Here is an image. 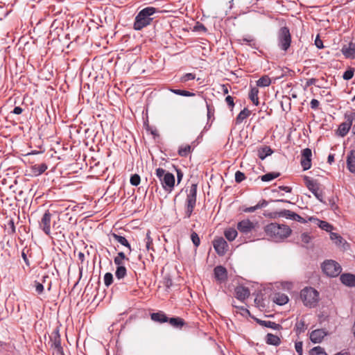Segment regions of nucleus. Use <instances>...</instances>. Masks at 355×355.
<instances>
[{
	"instance_id": "obj_7",
	"label": "nucleus",
	"mask_w": 355,
	"mask_h": 355,
	"mask_svg": "<svg viewBox=\"0 0 355 355\" xmlns=\"http://www.w3.org/2000/svg\"><path fill=\"white\" fill-rule=\"evenodd\" d=\"M322 271L329 277L338 276L342 270L338 263L333 260H327L322 265Z\"/></svg>"
},
{
	"instance_id": "obj_59",
	"label": "nucleus",
	"mask_w": 355,
	"mask_h": 355,
	"mask_svg": "<svg viewBox=\"0 0 355 355\" xmlns=\"http://www.w3.org/2000/svg\"><path fill=\"white\" fill-rule=\"evenodd\" d=\"M315 44L316 45V46L319 49H321L323 47V44H322V42L321 40H320L318 38V37L316 38L315 41Z\"/></svg>"
},
{
	"instance_id": "obj_56",
	"label": "nucleus",
	"mask_w": 355,
	"mask_h": 355,
	"mask_svg": "<svg viewBox=\"0 0 355 355\" xmlns=\"http://www.w3.org/2000/svg\"><path fill=\"white\" fill-rule=\"evenodd\" d=\"M259 207H260V205H257L256 206H253V207H250L246 208L245 209H244V211L245 212H253V211H254L255 210H257Z\"/></svg>"
},
{
	"instance_id": "obj_6",
	"label": "nucleus",
	"mask_w": 355,
	"mask_h": 355,
	"mask_svg": "<svg viewBox=\"0 0 355 355\" xmlns=\"http://www.w3.org/2000/svg\"><path fill=\"white\" fill-rule=\"evenodd\" d=\"M345 121L343 122L338 127V132L339 135L341 137L345 136L352 126L355 134V112H347L345 114Z\"/></svg>"
},
{
	"instance_id": "obj_47",
	"label": "nucleus",
	"mask_w": 355,
	"mask_h": 355,
	"mask_svg": "<svg viewBox=\"0 0 355 355\" xmlns=\"http://www.w3.org/2000/svg\"><path fill=\"white\" fill-rule=\"evenodd\" d=\"M245 179V175L243 173L238 171L235 173V181L237 183L241 182L243 180Z\"/></svg>"
},
{
	"instance_id": "obj_3",
	"label": "nucleus",
	"mask_w": 355,
	"mask_h": 355,
	"mask_svg": "<svg viewBox=\"0 0 355 355\" xmlns=\"http://www.w3.org/2000/svg\"><path fill=\"white\" fill-rule=\"evenodd\" d=\"M300 298L304 306L315 307L319 301V293L312 287H306L300 291Z\"/></svg>"
},
{
	"instance_id": "obj_10",
	"label": "nucleus",
	"mask_w": 355,
	"mask_h": 355,
	"mask_svg": "<svg viewBox=\"0 0 355 355\" xmlns=\"http://www.w3.org/2000/svg\"><path fill=\"white\" fill-rule=\"evenodd\" d=\"M214 248L219 256H223L228 250V244L223 237H218L213 241Z\"/></svg>"
},
{
	"instance_id": "obj_15",
	"label": "nucleus",
	"mask_w": 355,
	"mask_h": 355,
	"mask_svg": "<svg viewBox=\"0 0 355 355\" xmlns=\"http://www.w3.org/2000/svg\"><path fill=\"white\" fill-rule=\"evenodd\" d=\"M327 333L324 329H318L313 331L310 334V340L314 343H320Z\"/></svg>"
},
{
	"instance_id": "obj_18",
	"label": "nucleus",
	"mask_w": 355,
	"mask_h": 355,
	"mask_svg": "<svg viewBox=\"0 0 355 355\" xmlns=\"http://www.w3.org/2000/svg\"><path fill=\"white\" fill-rule=\"evenodd\" d=\"M214 276L220 282L225 281L227 277L226 268L221 266H216L214 268Z\"/></svg>"
},
{
	"instance_id": "obj_33",
	"label": "nucleus",
	"mask_w": 355,
	"mask_h": 355,
	"mask_svg": "<svg viewBox=\"0 0 355 355\" xmlns=\"http://www.w3.org/2000/svg\"><path fill=\"white\" fill-rule=\"evenodd\" d=\"M191 146L187 144L179 148L178 154L181 157H187L191 153Z\"/></svg>"
},
{
	"instance_id": "obj_34",
	"label": "nucleus",
	"mask_w": 355,
	"mask_h": 355,
	"mask_svg": "<svg viewBox=\"0 0 355 355\" xmlns=\"http://www.w3.org/2000/svg\"><path fill=\"white\" fill-rule=\"evenodd\" d=\"M279 176V173H268L261 177L263 182H268Z\"/></svg>"
},
{
	"instance_id": "obj_20",
	"label": "nucleus",
	"mask_w": 355,
	"mask_h": 355,
	"mask_svg": "<svg viewBox=\"0 0 355 355\" xmlns=\"http://www.w3.org/2000/svg\"><path fill=\"white\" fill-rule=\"evenodd\" d=\"M347 167L351 173H355V151L352 150L347 155Z\"/></svg>"
},
{
	"instance_id": "obj_27",
	"label": "nucleus",
	"mask_w": 355,
	"mask_h": 355,
	"mask_svg": "<svg viewBox=\"0 0 355 355\" xmlns=\"http://www.w3.org/2000/svg\"><path fill=\"white\" fill-rule=\"evenodd\" d=\"M272 153V149L269 146H263L258 150V157L261 159H264L267 156Z\"/></svg>"
},
{
	"instance_id": "obj_11",
	"label": "nucleus",
	"mask_w": 355,
	"mask_h": 355,
	"mask_svg": "<svg viewBox=\"0 0 355 355\" xmlns=\"http://www.w3.org/2000/svg\"><path fill=\"white\" fill-rule=\"evenodd\" d=\"M257 223H254L249 219H244L237 224L238 230L243 234H248L255 229Z\"/></svg>"
},
{
	"instance_id": "obj_42",
	"label": "nucleus",
	"mask_w": 355,
	"mask_h": 355,
	"mask_svg": "<svg viewBox=\"0 0 355 355\" xmlns=\"http://www.w3.org/2000/svg\"><path fill=\"white\" fill-rule=\"evenodd\" d=\"M196 78V75L192 73H187L182 76L180 78V82L186 83L189 80H194Z\"/></svg>"
},
{
	"instance_id": "obj_57",
	"label": "nucleus",
	"mask_w": 355,
	"mask_h": 355,
	"mask_svg": "<svg viewBox=\"0 0 355 355\" xmlns=\"http://www.w3.org/2000/svg\"><path fill=\"white\" fill-rule=\"evenodd\" d=\"M317 82V79L315 78H310V79H308L307 81L306 82V87H309L312 85H315Z\"/></svg>"
},
{
	"instance_id": "obj_63",
	"label": "nucleus",
	"mask_w": 355,
	"mask_h": 355,
	"mask_svg": "<svg viewBox=\"0 0 355 355\" xmlns=\"http://www.w3.org/2000/svg\"><path fill=\"white\" fill-rule=\"evenodd\" d=\"M334 155H329L328 157V162L331 164L332 162H334Z\"/></svg>"
},
{
	"instance_id": "obj_55",
	"label": "nucleus",
	"mask_w": 355,
	"mask_h": 355,
	"mask_svg": "<svg viewBox=\"0 0 355 355\" xmlns=\"http://www.w3.org/2000/svg\"><path fill=\"white\" fill-rule=\"evenodd\" d=\"M207 116L209 119L214 114V109H212L211 106L207 103Z\"/></svg>"
},
{
	"instance_id": "obj_62",
	"label": "nucleus",
	"mask_w": 355,
	"mask_h": 355,
	"mask_svg": "<svg viewBox=\"0 0 355 355\" xmlns=\"http://www.w3.org/2000/svg\"><path fill=\"white\" fill-rule=\"evenodd\" d=\"M177 173H178V182L179 183L181 181L183 175H182V172L179 170L177 171Z\"/></svg>"
},
{
	"instance_id": "obj_49",
	"label": "nucleus",
	"mask_w": 355,
	"mask_h": 355,
	"mask_svg": "<svg viewBox=\"0 0 355 355\" xmlns=\"http://www.w3.org/2000/svg\"><path fill=\"white\" fill-rule=\"evenodd\" d=\"M295 348L299 355L302 354V342L295 343Z\"/></svg>"
},
{
	"instance_id": "obj_60",
	"label": "nucleus",
	"mask_w": 355,
	"mask_h": 355,
	"mask_svg": "<svg viewBox=\"0 0 355 355\" xmlns=\"http://www.w3.org/2000/svg\"><path fill=\"white\" fill-rule=\"evenodd\" d=\"M23 112V109L20 107H15L12 111V112L15 114H20Z\"/></svg>"
},
{
	"instance_id": "obj_39",
	"label": "nucleus",
	"mask_w": 355,
	"mask_h": 355,
	"mask_svg": "<svg viewBox=\"0 0 355 355\" xmlns=\"http://www.w3.org/2000/svg\"><path fill=\"white\" fill-rule=\"evenodd\" d=\"M162 284L167 290L171 288L173 285V281L169 275H166L163 277Z\"/></svg>"
},
{
	"instance_id": "obj_32",
	"label": "nucleus",
	"mask_w": 355,
	"mask_h": 355,
	"mask_svg": "<svg viewBox=\"0 0 355 355\" xmlns=\"http://www.w3.org/2000/svg\"><path fill=\"white\" fill-rule=\"evenodd\" d=\"M251 112L247 109H243L237 116L236 122L241 123L244 119L248 118L250 115Z\"/></svg>"
},
{
	"instance_id": "obj_4",
	"label": "nucleus",
	"mask_w": 355,
	"mask_h": 355,
	"mask_svg": "<svg viewBox=\"0 0 355 355\" xmlns=\"http://www.w3.org/2000/svg\"><path fill=\"white\" fill-rule=\"evenodd\" d=\"M155 174L164 190L171 191L175 185V176L162 168H157Z\"/></svg>"
},
{
	"instance_id": "obj_21",
	"label": "nucleus",
	"mask_w": 355,
	"mask_h": 355,
	"mask_svg": "<svg viewBox=\"0 0 355 355\" xmlns=\"http://www.w3.org/2000/svg\"><path fill=\"white\" fill-rule=\"evenodd\" d=\"M309 220H313L322 230L327 232H331L333 230V226L326 221L313 218H310Z\"/></svg>"
},
{
	"instance_id": "obj_52",
	"label": "nucleus",
	"mask_w": 355,
	"mask_h": 355,
	"mask_svg": "<svg viewBox=\"0 0 355 355\" xmlns=\"http://www.w3.org/2000/svg\"><path fill=\"white\" fill-rule=\"evenodd\" d=\"M35 290L39 294H40L44 291V286L41 283L36 282Z\"/></svg>"
},
{
	"instance_id": "obj_43",
	"label": "nucleus",
	"mask_w": 355,
	"mask_h": 355,
	"mask_svg": "<svg viewBox=\"0 0 355 355\" xmlns=\"http://www.w3.org/2000/svg\"><path fill=\"white\" fill-rule=\"evenodd\" d=\"M141 178L138 174H134L130 177V184L133 186H138L140 183Z\"/></svg>"
},
{
	"instance_id": "obj_41",
	"label": "nucleus",
	"mask_w": 355,
	"mask_h": 355,
	"mask_svg": "<svg viewBox=\"0 0 355 355\" xmlns=\"http://www.w3.org/2000/svg\"><path fill=\"white\" fill-rule=\"evenodd\" d=\"M311 355H327L324 350L321 347H315L311 351Z\"/></svg>"
},
{
	"instance_id": "obj_30",
	"label": "nucleus",
	"mask_w": 355,
	"mask_h": 355,
	"mask_svg": "<svg viewBox=\"0 0 355 355\" xmlns=\"http://www.w3.org/2000/svg\"><path fill=\"white\" fill-rule=\"evenodd\" d=\"M225 238L230 241H234L238 235L237 231L234 228H228L224 232Z\"/></svg>"
},
{
	"instance_id": "obj_50",
	"label": "nucleus",
	"mask_w": 355,
	"mask_h": 355,
	"mask_svg": "<svg viewBox=\"0 0 355 355\" xmlns=\"http://www.w3.org/2000/svg\"><path fill=\"white\" fill-rule=\"evenodd\" d=\"M8 225L10 230V233L11 234H15V232H16V229H15V223H14V220L13 219H10L8 223Z\"/></svg>"
},
{
	"instance_id": "obj_16",
	"label": "nucleus",
	"mask_w": 355,
	"mask_h": 355,
	"mask_svg": "<svg viewBox=\"0 0 355 355\" xmlns=\"http://www.w3.org/2000/svg\"><path fill=\"white\" fill-rule=\"evenodd\" d=\"M279 216L285 217L286 218L292 219L295 221L306 223V221L300 215L290 210L284 209L279 212Z\"/></svg>"
},
{
	"instance_id": "obj_1",
	"label": "nucleus",
	"mask_w": 355,
	"mask_h": 355,
	"mask_svg": "<svg viewBox=\"0 0 355 355\" xmlns=\"http://www.w3.org/2000/svg\"><path fill=\"white\" fill-rule=\"evenodd\" d=\"M267 236L273 241L279 242L288 237L291 234V229L286 225L271 223L264 228Z\"/></svg>"
},
{
	"instance_id": "obj_35",
	"label": "nucleus",
	"mask_w": 355,
	"mask_h": 355,
	"mask_svg": "<svg viewBox=\"0 0 355 355\" xmlns=\"http://www.w3.org/2000/svg\"><path fill=\"white\" fill-rule=\"evenodd\" d=\"M126 275V268L125 266H120L117 267L116 272H115V276L118 279H121L125 277Z\"/></svg>"
},
{
	"instance_id": "obj_36",
	"label": "nucleus",
	"mask_w": 355,
	"mask_h": 355,
	"mask_svg": "<svg viewBox=\"0 0 355 355\" xmlns=\"http://www.w3.org/2000/svg\"><path fill=\"white\" fill-rule=\"evenodd\" d=\"M145 241H146V248L147 250H153V239L150 237V230H148V232L146 233Z\"/></svg>"
},
{
	"instance_id": "obj_22",
	"label": "nucleus",
	"mask_w": 355,
	"mask_h": 355,
	"mask_svg": "<svg viewBox=\"0 0 355 355\" xmlns=\"http://www.w3.org/2000/svg\"><path fill=\"white\" fill-rule=\"evenodd\" d=\"M273 301L279 305H284L288 302V297L284 293H276L273 297Z\"/></svg>"
},
{
	"instance_id": "obj_5",
	"label": "nucleus",
	"mask_w": 355,
	"mask_h": 355,
	"mask_svg": "<svg viewBox=\"0 0 355 355\" xmlns=\"http://www.w3.org/2000/svg\"><path fill=\"white\" fill-rule=\"evenodd\" d=\"M197 196V184H193L190 187L187 196L184 207V218H189L196 207Z\"/></svg>"
},
{
	"instance_id": "obj_24",
	"label": "nucleus",
	"mask_w": 355,
	"mask_h": 355,
	"mask_svg": "<svg viewBox=\"0 0 355 355\" xmlns=\"http://www.w3.org/2000/svg\"><path fill=\"white\" fill-rule=\"evenodd\" d=\"M47 169V165L44 163L35 164L31 168V171L35 175H40Z\"/></svg>"
},
{
	"instance_id": "obj_28",
	"label": "nucleus",
	"mask_w": 355,
	"mask_h": 355,
	"mask_svg": "<svg viewBox=\"0 0 355 355\" xmlns=\"http://www.w3.org/2000/svg\"><path fill=\"white\" fill-rule=\"evenodd\" d=\"M258 94L259 89L257 87H252L249 93V98L255 105H258L259 103Z\"/></svg>"
},
{
	"instance_id": "obj_8",
	"label": "nucleus",
	"mask_w": 355,
	"mask_h": 355,
	"mask_svg": "<svg viewBox=\"0 0 355 355\" xmlns=\"http://www.w3.org/2000/svg\"><path fill=\"white\" fill-rule=\"evenodd\" d=\"M291 35L287 27L280 28L278 33V45L281 49L286 51L291 46Z\"/></svg>"
},
{
	"instance_id": "obj_12",
	"label": "nucleus",
	"mask_w": 355,
	"mask_h": 355,
	"mask_svg": "<svg viewBox=\"0 0 355 355\" xmlns=\"http://www.w3.org/2000/svg\"><path fill=\"white\" fill-rule=\"evenodd\" d=\"M51 214L49 211H46L40 222V228L46 235H50L51 234Z\"/></svg>"
},
{
	"instance_id": "obj_17",
	"label": "nucleus",
	"mask_w": 355,
	"mask_h": 355,
	"mask_svg": "<svg viewBox=\"0 0 355 355\" xmlns=\"http://www.w3.org/2000/svg\"><path fill=\"white\" fill-rule=\"evenodd\" d=\"M236 297L241 300L244 301L250 295V291L248 288L242 286H237L235 289Z\"/></svg>"
},
{
	"instance_id": "obj_40",
	"label": "nucleus",
	"mask_w": 355,
	"mask_h": 355,
	"mask_svg": "<svg viewBox=\"0 0 355 355\" xmlns=\"http://www.w3.org/2000/svg\"><path fill=\"white\" fill-rule=\"evenodd\" d=\"M330 239L334 241L336 245H340L343 242V238L337 233L331 232Z\"/></svg>"
},
{
	"instance_id": "obj_13",
	"label": "nucleus",
	"mask_w": 355,
	"mask_h": 355,
	"mask_svg": "<svg viewBox=\"0 0 355 355\" xmlns=\"http://www.w3.org/2000/svg\"><path fill=\"white\" fill-rule=\"evenodd\" d=\"M312 152L310 148H305L302 151L301 165L304 171L308 170L311 167Z\"/></svg>"
},
{
	"instance_id": "obj_25",
	"label": "nucleus",
	"mask_w": 355,
	"mask_h": 355,
	"mask_svg": "<svg viewBox=\"0 0 355 355\" xmlns=\"http://www.w3.org/2000/svg\"><path fill=\"white\" fill-rule=\"evenodd\" d=\"M112 236L114 238V239L115 241H116L117 242H119L123 246L128 248L130 252L132 251L131 246H130L129 242L128 241V240L125 237L118 235L115 233H112Z\"/></svg>"
},
{
	"instance_id": "obj_9",
	"label": "nucleus",
	"mask_w": 355,
	"mask_h": 355,
	"mask_svg": "<svg viewBox=\"0 0 355 355\" xmlns=\"http://www.w3.org/2000/svg\"><path fill=\"white\" fill-rule=\"evenodd\" d=\"M304 182L306 187L311 191L315 198L320 202L323 201V193L320 189V184L315 180L310 179L309 177L304 178Z\"/></svg>"
},
{
	"instance_id": "obj_64",
	"label": "nucleus",
	"mask_w": 355,
	"mask_h": 355,
	"mask_svg": "<svg viewBox=\"0 0 355 355\" xmlns=\"http://www.w3.org/2000/svg\"><path fill=\"white\" fill-rule=\"evenodd\" d=\"M223 92L225 94H226L229 92L228 88L226 85H223Z\"/></svg>"
},
{
	"instance_id": "obj_14",
	"label": "nucleus",
	"mask_w": 355,
	"mask_h": 355,
	"mask_svg": "<svg viewBox=\"0 0 355 355\" xmlns=\"http://www.w3.org/2000/svg\"><path fill=\"white\" fill-rule=\"evenodd\" d=\"M51 347L54 349L57 355H64L62 347L61 346L60 337L58 332H55L51 336Z\"/></svg>"
},
{
	"instance_id": "obj_58",
	"label": "nucleus",
	"mask_w": 355,
	"mask_h": 355,
	"mask_svg": "<svg viewBox=\"0 0 355 355\" xmlns=\"http://www.w3.org/2000/svg\"><path fill=\"white\" fill-rule=\"evenodd\" d=\"M117 257L122 259L123 260L129 261V259L125 256V253L123 252H120L116 255Z\"/></svg>"
},
{
	"instance_id": "obj_37",
	"label": "nucleus",
	"mask_w": 355,
	"mask_h": 355,
	"mask_svg": "<svg viewBox=\"0 0 355 355\" xmlns=\"http://www.w3.org/2000/svg\"><path fill=\"white\" fill-rule=\"evenodd\" d=\"M171 91L178 95L184 96H194L195 94L186 90L171 89Z\"/></svg>"
},
{
	"instance_id": "obj_31",
	"label": "nucleus",
	"mask_w": 355,
	"mask_h": 355,
	"mask_svg": "<svg viewBox=\"0 0 355 355\" xmlns=\"http://www.w3.org/2000/svg\"><path fill=\"white\" fill-rule=\"evenodd\" d=\"M270 84L271 80L268 76H263L257 81V85L261 87H268Z\"/></svg>"
},
{
	"instance_id": "obj_44",
	"label": "nucleus",
	"mask_w": 355,
	"mask_h": 355,
	"mask_svg": "<svg viewBox=\"0 0 355 355\" xmlns=\"http://www.w3.org/2000/svg\"><path fill=\"white\" fill-rule=\"evenodd\" d=\"M113 282V276L112 274L110 272L105 273L104 276V284L105 286H109L112 284Z\"/></svg>"
},
{
	"instance_id": "obj_23",
	"label": "nucleus",
	"mask_w": 355,
	"mask_h": 355,
	"mask_svg": "<svg viewBox=\"0 0 355 355\" xmlns=\"http://www.w3.org/2000/svg\"><path fill=\"white\" fill-rule=\"evenodd\" d=\"M150 317L153 321L158 322L160 323L168 322V317L166 315L165 313H164L162 311L152 313Z\"/></svg>"
},
{
	"instance_id": "obj_38",
	"label": "nucleus",
	"mask_w": 355,
	"mask_h": 355,
	"mask_svg": "<svg viewBox=\"0 0 355 355\" xmlns=\"http://www.w3.org/2000/svg\"><path fill=\"white\" fill-rule=\"evenodd\" d=\"M300 239L302 243V245H308L312 240V237L308 233H302L300 235Z\"/></svg>"
},
{
	"instance_id": "obj_29",
	"label": "nucleus",
	"mask_w": 355,
	"mask_h": 355,
	"mask_svg": "<svg viewBox=\"0 0 355 355\" xmlns=\"http://www.w3.org/2000/svg\"><path fill=\"white\" fill-rule=\"evenodd\" d=\"M168 322L171 326L180 329H181L184 324V321L180 318H168Z\"/></svg>"
},
{
	"instance_id": "obj_2",
	"label": "nucleus",
	"mask_w": 355,
	"mask_h": 355,
	"mask_svg": "<svg viewBox=\"0 0 355 355\" xmlns=\"http://www.w3.org/2000/svg\"><path fill=\"white\" fill-rule=\"evenodd\" d=\"M156 12L157 9L154 7H147L142 9L135 17L133 24L134 29L141 31L147 26H149L153 19L151 16Z\"/></svg>"
},
{
	"instance_id": "obj_48",
	"label": "nucleus",
	"mask_w": 355,
	"mask_h": 355,
	"mask_svg": "<svg viewBox=\"0 0 355 355\" xmlns=\"http://www.w3.org/2000/svg\"><path fill=\"white\" fill-rule=\"evenodd\" d=\"M343 53L347 58L352 57L354 55V49L350 46L348 49H343Z\"/></svg>"
},
{
	"instance_id": "obj_19",
	"label": "nucleus",
	"mask_w": 355,
	"mask_h": 355,
	"mask_svg": "<svg viewBox=\"0 0 355 355\" xmlns=\"http://www.w3.org/2000/svg\"><path fill=\"white\" fill-rule=\"evenodd\" d=\"M341 282L347 286H355V275L350 273H345L340 275Z\"/></svg>"
},
{
	"instance_id": "obj_54",
	"label": "nucleus",
	"mask_w": 355,
	"mask_h": 355,
	"mask_svg": "<svg viewBox=\"0 0 355 355\" xmlns=\"http://www.w3.org/2000/svg\"><path fill=\"white\" fill-rule=\"evenodd\" d=\"M319 104L320 103L317 99H312L310 103L311 107L312 109H317L319 106Z\"/></svg>"
},
{
	"instance_id": "obj_45",
	"label": "nucleus",
	"mask_w": 355,
	"mask_h": 355,
	"mask_svg": "<svg viewBox=\"0 0 355 355\" xmlns=\"http://www.w3.org/2000/svg\"><path fill=\"white\" fill-rule=\"evenodd\" d=\"M354 73V69H349L347 70L346 71H345V73H343V79H345L346 80H349L353 78Z\"/></svg>"
},
{
	"instance_id": "obj_51",
	"label": "nucleus",
	"mask_w": 355,
	"mask_h": 355,
	"mask_svg": "<svg viewBox=\"0 0 355 355\" xmlns=\"http://www.w3.org/2000/svg\"><path fill=\"white\" fill-rule=\"evenodd\" d=\"M114 262L117 267L124 266V260L117 257L116 256L114 259Z\"/></svg>"
},
{
	"instance_id": "obj_61",
	"label": "nucleus",
	"mask_w": 355,
	"mask_h": 355,
	"mask_svg": "<svg viewBox=\"0 0 355 355\" xmlns=\"http://www.w3.org/2000/svg\"><path fill=\"white\" fill-rule=\"evenodd\" d=\"M279 189L283 190L287 193H290L291 191V188L286 186H282L279 187Z\"/></svg>"
},
{
	"instance_id": "obj_53",
	"label": "nucleus",
	"mask_w": 355,
	"mask_h": 355,
	"mask_svg": "<svg viewBox=\"0 0 355 355\" xmlns=\"http://www.w3.org/2000/svg\"><path fill=\"white\" fill-rule=\"evenodd\" d=\"M225 101L230 107H232L234 105V99L231 96H227L225 98Z\"/></svg>"
},
{
	"instance_id": "obj_46",
	"label": "nucleus",
	"mask_w": 355,
	"mask_h": 355,
	"mask_svg": "<svg viewBox=\"0 0 355 355\" xmlns=\"http://www.w3.org/2000/svg\"><path fill=\"white\" fill-rule=\"evenodd\" d=\"M191 239L193 243L194 244V245L196 247H198L200 245V238H199L198 235L197 234V233H196L194 232H192V234L191 235Z\"/></svg>"
},
{
	"instance_id": "obj_26",
	"label": "nucleus",
	"mask_w": 355,
	"mask_h": 355,
	"mask_svg": "<svg viewBox=\"0 0 355 355\" xmlns=\"http://www.w3.org/2000/svg\"><path fill=\"white\" fill-rule=\"evenodd\" d=\"M266 342L268 345L277 346L280 344V338L279 336L272 334H268L266 337Z\"/></svg>"
}]
</instances>
